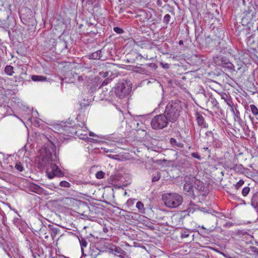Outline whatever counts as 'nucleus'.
<instances>
[{
	"label": "nucleus",
	"instance_id": "nucleus-58",
	"mask_svg": "<svg viewBox=\"0 0 258 258\" xmlns=\"http://www.w3.org/2000/svg\"><path fill=\"white\" fill-rule=\"evenodd\" d=\"M193 188L194 189V192L196 191L197 193V188H196V186L193 184Z\"/></svg>",
	"mask_w": 258,
	"mask_h": 258
},
{
	"label": "nucleus",
	"instance_id": "nucleus-17",
	"mask_svg": "<svg viewBox=\"0 0 258 258\" xmlns=\"http://www.w3.org/2000/svg\"><path fill=\"white\" fill-rule=\"evenodd\" d=\"M170 143L173 147L175 148H183L184 146L182 143L177 142L176 140L173 138H171L170 139Z\"/></svg>",
	"mask_w": 258,
	"mask_h": 258
},
{
	"label": "nucleus",
	"instance_id": "nucleus-63",
	"mask_svg": "<svg viewBox=\"0 0 258 258\" xmlns=\"http://www.w3.org/2000/svg\"><path fill=\"white\" fill-rule=\"evenodd\" d=\"M170 12L172 15H175V12H174V10H172L171 11H170Z\"/></svg>",
	"mask_w": 258,
	"mask_h": 258
},
{
	"label": "nucleus",
	"instance_id": "nucleus-45",
	"mask_svg": "<svg viewBox=\"0 0 258 258\" xmlns=\"http://www.w3.org/2000/svg\"><path fill=\"white\" fill-rule=\"evenodd\" d=\"M244 183V181L243 180H240L238 182H237L236 184H235V187L236 189H238L240 187H241Z\"/></svg>",
	"mask_w": 258,
	"mask_h": 258
},
{
	"label": "nucleus",
	"instance_id": "nucleus-52",
	"mask_svg": "<svg viewBox=\"0 0 258 258\" xmlns=\"http://www.w3.org/2000/svg\"><path fill=\"white\" fill-rule=\"evenodd\" d=\"M109 73L108 72L100 73V75L103 78H106L108 76Z\"/></svg>",
	"mask_w": 258,
	"mask_h": 258
},
{
	"label": "nucleus",
	"instance_id": "nucleus-42",
	"mask_svg": "<svg viewBox=\"0 0 258 258\" xmlns=\"http://www.w3.org/2000/svg\"><path fill=\"white\" fill-rule=\"evenodd\" d=\"M189 235V232L186 231H182L181 232V237L185 238L188 237Z\"/></svg>",
	"mask_w": 258,
	"mask_h": 258
},
{
	"label": "nucleus",
	"instance_id": "nucleus-12",
	"mask_svg": "<svg viewBox=\"0 0 258 258\" xmlns=\"http://www.w3.org/2000/svg\"><path fill=\"white\" fill-rule=\"evenodd\" d=\"M102 50H99L88 55V57L90 59H100L102 57Z\"/></svg>",
	"mask_w": 258,
	"mask_h": 258
},
{
	"label": "nucleus",
	"instance_id": "nucleus-53",
	"mask_svg": "<svg viewBox=\"0 0 258 258\" xmlns=\"http://www.w3.org/2000/svg\"><path fill=\"white\" fill-rule=\"evenodd\" d=\"M198 30H199V29H198L196 28V29H195V35H196V39H197V40L198 38V37L200 36V33H199L198 34H197Z\"/></svg>",
	"mask_w": 258,
	"mask_h": 258
},
{
	"label": "nucleus",
	"instance_id": "nucleus-21",
	"mask_svg": "<svg viewBox=\"0 0 258 258\" xmlns=\"http://www.w3.org/2000/svg\"><path fill=\"white\" fill-rule=\"evenodd\" d=\"M145 67L147 68V69L151 70V73L156 70L158 68V66L155 63H147L144 65Z\"/></svg>",
	"mask_w": 258,
	"mask_h": 258
},
{
	"label": "nucleus",
	"instance_id": "nucleus-26",
	"mask_svg": "<svg viewBox=\"0 0 258 258\" xmlns=\"http://www.w3.org/2000/svg\"><path fill=\"white\" fill-rule=\"evenodd\" d=\"M136 207L139 210V211L141 213H145V208L144 204L140 201H139L136 204Z\"/></svg>",
	"mask_w": 258,
	"mask_h": 258
},
{
	"label": "nucleus",
	"instance_id": "nucleus-46",
	"mask_svg": "<svg viewBox=\"0 0 258 258\" xmlns=\"http://www.w3.org/2000/svg\"><path fill=\"white\" fill-rule=\"evenodd\" d=\"M82 3H84L86 1V4L88 5H93L94 3H96L98 0H81Z\"/></svg>",
	"mask_w": 258,
	"mask_h": 258
},
{
	"label": "nucleus",
	"instance_id": "nucleus-62",
	"mask_svg": "<svg viewBox=\"0 0 258 258\" xmlns=\"http://www.w3.org/2000/svg\"><path fill=\"white\" fill-rule=\"evenodd\" d=\"M225 93H224L223 95H222V98L224 99L225 100V99H226V97L225 96Z\"/></svg>",
	"mask_w": 258,
	"mask_h": 258
},
{
	"label": "nucleus",
	"instance_id": "nucleus-2",
	"mask_svg": "<svg viewBox=\"0 0 258 258\" xmlns=\"http://www.w3.org/2000/svg\"><path fill=\"white\" fill-rule=\"evenodd\" d=\"M183 111V103L181 101L175 99L168 102L164 112L168 117L170 122L174 123L177 122Z\"/></svg>",
	"mask_w": 258,
	"mask_h": 258
},
{
	"label": "nucleus",
	"instance_id": "nucleus-31",
	"mask_svg": "<svg viewBox=\"0 0 258 258\" xmlns=\"http://www.w3.org/2000/svg\"><path fill=\"white\" fill-rule=\"evenodd\" d=\"M160 177H161L160 173L159 172H158L156 174L153 175L152 179V181L153 182L157 181L160 179Z\"/></svg>",
	"mask_w": 258,
	"mask_h": 258
},
{
	"label": "nucleus",
	"instance_id": "nucleus-13",
	"mask_svg": "<svg viewBox=\"0 0 258 258\" xmlns=\"http://www.w3.org/2000/svg\"><path fill=\"white\" fill-rule=\"evenodd\" d=\"M197 208V205L194 204L191 201L190 202L188 207L185 210L182 211L183 213H185L184 216L186 215H189L190 213H193Z\"/></svg>",
	"mask_w": 258,
	"mask_h": 258
},
{
	"label": "nucleus",
	"instance_id": "nucleus-41",
	"mask_svg": "<svg viewBox=\"0 0 258 258\" xmlns=\"http://www.w3.org/2000/svg\"><path fill=\"white\" fill-rule=\"evenodd\" d=\"M135 201L136 199H130L127 201L126 205L128 207H131L134 204Z\"/></svg>",
	"mask_w": 258,
	"mask_h": 258
},
{
	"label": "nucleus",
	"instance_id": "nucleus-37",
	"mask_svg": "<svg viewBox=\"0 0 258 258\" xmlns=\"http://www.w3.org/2000/svg\"><path fill=\"white\" fill-rule=\"evenodd\" d=\"M108 156L110 158H112L113 159L118 160V161H121L123 159V157L122 156H120L119 155H109Z\"/></svg>",
	"mask_w": 258,
	"mask_h": 258
},
{
	"label": "nucleus",
	"instance_id": "nucleus-1",
	"mask_svg": "<svg viewBox=\"0 0 258 258\" xmlns=\"http://www.w3.org/2000/svg\"><path fill=\"white\" fill-rule=\"evenodd\" d=\"M47 139L44 146V154L39 159L38 162V168L40 169H46V174L49 179H52L55 176L62 177L63 172L59 168L58 166L53 162L57 160L56 153V147L55 142L56 139L49 136V138L45 136Z\"/></svg>",
	"mask_w": 258,
	"mask_h": 258
},
{
	"label": "nucleus",
	"instance_id": "nucleus-8",
	"mask_svg": "<svg viewBox=\"0 0 258 258\" xmlns=\"http://www.w3.org/2000/svg\"><path fill=\"white\" fill-rule=\"evenodd\" d=\"M214 61L218 66L225 68L230 72H232L235 71L234 66L233 63L226 57H217L216 59H215Z\"/></svg>",
	"mask_w": 258,
	"mask_h": 258
},
{
	"label": "nucleus",
	"instance_id": "nucleus-57",
	"mask_svg": "<svg viewBox=\"0 0 258 258\" xmlns=\"http://www.w3.org/2000/svg\"><path fill=\"white\" fill-rule=\"evenodd\" d=\"M104 98H105L106 100H112V98H109V97H107V96H106V94H104Z\"/></svg>",
	"mask_w": 258,
	"mask_h": 258
},
{
	"label": "nucleus",
	"instance_id": "nucleus-15",
	"mask_svg": "<svg viewBox=\"0 0 258 258\" xmlns=\"http://www.w3.org/2000/svg\"><path fill=\"white\" fill-rule=\"evenodd\" d=\"M231 110L233 113L235 121L240 124L242 122V120L240 118V112L238 110L236 107H232V108H231Z\"/></svg>",
	"mask_w": 258,
	"mask_h": 258
},
{
	"label": "nucleus",
	"instance_id": "nucleus-40",
	"mask_svg": "<svg viewBox=\"0 0 258 258\" xmlns=\"http://www.w3.org/2000/svg\"><path fill=\"white\" fill-rule=\"evenodd\" d=\"M114 251L118 253L124 254L125 252L120 247H115Z\"/></svg>",
	"mask_w": 258,
	"mask_h": 258
},
{
	"label": "nucleus",
	"instance_id": "nucleus-11",
	"mask_svg": "<svg viewBox=\"0 0 258 258\" xmlns=\"http://www.w3.org/2000/svg\"><path fill=\"white\" fill-rule=\"evenodd\" d=\"M48 229L50 232L49 235L51 236L50 238L51 241H52L54 240V238L59 232V229L57 227H54L53 225L50 224L48 225Z\"/></svg>",
	"mask_w": 258,
	"mask_h": 258
},
{
	"label": "nucleus",
	"instance_id": "nucleus-24",
	"mask_svg": "<svg viewBox=\"0 0 258 258\" xmlns=\"http://www.w3.org/2000/svg\"><path fill=\"white\" fill-rule=\"evenodd\" d=\"M55 47H62V49H67V42L65 41H59L55 44Z\"/></svg>",
	"mask_w": 258,
	"mask_h": 258
},
{
	"label": "nucleus",
	"instance_id": "nucleus-38",
	"mask_svg": "<svg viewBox=\"0 0 258 258\" xmlns=\"http://www.w3.org/2000/svg\"><path fill=\"white\" fill-rule=\"evenodd\" d=\"M59 185L64 187H70L71 184L67 181H61L59 183Z\"/></svg>",
	"mask_w": 258,
	"mask_h": 258
},
{
	"label": "nucleus",
	"instance_id": "nucleus-48",
	"mask_svg": "<svg viewBox=\"0 0 258 258\" xmlns=\"http://www.w3.org/2000/svg\"><path fill=\"white\" fill-rule=\"evenodd\" d=\"M191 156L195 158H196L199 160L201 159V157L198 152H194L191 154Z\"/></svg>",
	"mask_w": 258,
	"mask_h": 258
},
{
	"label": "nucleus",
	"instance_id": "nucleus-39",
	"mask_svg": "<svg viewBox=\"0 0 258 258\" xmlns=\"http://www.w3.org/2000/svg\"><path fill=\"white\" fill-rule=\"evenodd\" d=\"M113 29L115 33L118 34H122L124 32V30L122 28L118 27H113Z\"/></svg>",
	"mask_w": 258,
	"mask_h": 258
},
{
	"label": "nucleus",
	"instance_id": "nucleus-28",
	"mask_svg": "<svg viewBox=\"0 0 258 258\" xmlns=\"http://www.w3.org/2000/svg\"><path fill=\"white\" fill-rule=\"evenodd\" d=\"M209 101L212 103L213 107L216 108H219V103L215 98L211 97Z\"/></svg>",
	"mask_w": 258,
	"mask_h": 258
},
{
	"label": "nucleus",
	"instance_id": "nucleus-27",
	"mask_svg": "<svg viewBox=\"0 0 258 258\" xmlns=\"http://www.w3.org/2000/svg\"><path fill=\"white\" fill-rule=\"evenodd\" d=\"M251 111L253 115L255 116L258 115V109L254 104H251L249 105Z\"/></svg>",
	"mask_w": 258,
	"mask_h": 258
},
{
	"label": "nucleus",
	"instance_id": "nucleus-35",
	"mask_svg": "<svg viewBox=\"0 0 258 258\" xmlns=\"http://www.w3.org/2000/svg\"><path fill=\"white\" fill-rule=\"evenodd\" d=\"M15 168L19 171H22L24 169V167L22 164L20 162H17L15 166Z\"/></svg>",
	"mask_w": 258,
	"mask_h": 258
},
{
	"label": "nucleus",
	"instance_id": "nucleus-3",
	"mask_svg": "<svg viewBox=\"0 0 258 258\" xmlns=\"http://www.w3.org/2000/svg\"><path fill=\"white\" fill-rule=\"evenodd\" d=\"M185 183L183 185V190L185 194L189 196L195 197L194 189L193 188V184L197 188V194L199 195L202 191H204L205 185L203 182L196 178L195 176H190L186 177L184 179Z\"/></svg>",
	"mask_w": 258,
	"mask_h": 258
},
{
	"label": "nucleus",
	"instance_id": "nucleus-51",
	"mask_svg": "<svg viewBox=\"0 0 258 258\" xmlns=\"http://www.w3.org/2000/svg\"><path fill=\"white\" fill-rule=\"evenodd\" d=\"M161 66H162V67L164 68V69H169V67H170V64L169 63H164L163 62H161L160 63Z\"/></svg>",
	"mask_w": 258,
	"mask_h": 258
},
{
	"label": "nucleus",
	"instance_id": "nucleus-36",
	"mask_svg": "<svg viewBox=\"0 0 258 258\" xmlns=\"http://www.w3.org/2000/svg\"><path fill=\"white\" fill-rule=\"evenodd\" d=\"M105 173L102 171H98L96 173V177L97 179H102L104 177Z\"/></svg>",
	"mask_w": 258,
	"mask_h": 258
},
{
	"label": "nucleus",
	"instance_id": "nucleus-50",
	"mask_svg": "<svg viewBox=\"0 0 258 258\" xmlns=\"http://www.w3.org/2000/svg\"><path fill=\"white\" fill-rule=\"evenodd\" d=\"M97 33V31H91L89 32H88L87 34H86V35L90 36L91 37H94L95 36H96Z\"/></svg>",
	"mask_w": 258,
	"mask_h": 258
},
{
	"label": "nucleus",
	"instance_id": "nucleus-60",
	"mask_svg": "<svg viewBox=\"0 0 258 258\" xmlns=\"http://www.w3.org/2000/svg\"><path fill=\"white\" fill-rule=\"evenodd\" d=\"M233 165H229V164L226 165V167L231 170V168H232Z\"/></svg>",
	"mask_w": 258,
	"mask_h": 258
},
{
	"label": "nucleus",
	"instance_id": "nucleus-19",
	"mask_svg": "<svg viewBox=\"0 0 258 258\" xmlns=\"http://www.w3.org/2000/svg\"><path fill=\"white\" fill-rule=\"evenodd\" d=\"M32 80L34 82H43L46 81L47 78L42 76L32 75L31 76Z\"/></svg>",
	"mask_w": 258,
	"mask_h": 258
},
{
	"label": "nucleus",
	"instance_id": "nucleus-22",
	"mask_svg": "<svg viewBox=\"0 0 258 258\" xmlns=\"http://www.w3.org/2000/svg\"><path fill=\"white\" fill-rule=\"evenodd\" d=\"M14 68L12 66L7 65L5 67V72L9 76H12L14 72L13 71Z\"/></svg>",
	"mask_w": 258,
	"mask_h": 258
},
{
	"label": "nucleus",
	"instance_id": "nucleus-25",
	"mask_svg": "<svg viewBox=\"0 0 258 258\" xmlns=\"http://www.w3.org/2000/svg\"><path fill=\"white\" fill-rule=\"evenodd\" d=\"M256 14V12L255 9L253 8H252L251 9H249L247 12L246 15L247 16V17H250V16H249V15H250L251 19H252L256 18V16H255Z\"/></svg>",
	"mask_w": 258,
	"mask_h": 258
},
{
	"label": "nucleus",
	"instance_id": "nucleus-61",
	"mask_svg": "<svg viewBox=\"0 0 258 258\" xmlns=\"http://www.w3.org/2000/svg\"><path fill=\"white\" fill-rule=\"evenodd\" d=\"M178 44H179V45H182V44H183V41H182V40H180V41H179Z\"/></svg>",
	"mask_w": 258,
	"mask_h": 258
},
{
	"label": "nucleus",
	"instance_id": "nucleus-18",
	"mask_svg": "<svg viewBox=\"0 0 258 258\" xmlns=\"http://www.w3.org/2000/svg\"><path fill=\"white\" fill-rule=\"evenodd\" d=\"M231 170H234L239 173H243V167L241 164L233 165L232 168H231Z\"/></svg>",
	"mask_w": 258,
	"mask_h": 258
},
{
	"label": "nucleus",
	"instance_id": "nucleus-5",
	"mask_svg": "<svg viewBox=\"0 0 258 258\" xmlns=\"http://www.w3.org/2000/svg\"><path fill=\"white\" fill-rule=\"evenodd\" d=\"M162 200L164 205L169 208H175L183 202V198L180 195L175 193H166L162 195Z\"/></svg>",
	"mask_w": 258,
	"mask_h": 258
},
{
	"label": "nucleus",
	"instance_id": "nucleus-14",
	"mask_svg": "<svg viewBox=\"0 0 258 258\" xmlns=\"http://www.w3.org/2000/svg\"><path fill=\"white\" fill-rule=\"evenodd\" d=\"M251 205L258 213V191L254 193L251 198Z\"/></svg>",
	"mask_w": 258,
	"mask_h": 258
},
{
	"label": "nucleus",
	"instance_id": "nucleus-54",
	"mask_svg": "<svg viewBox=\"0 0 258 258\" xmlns=\"http://www.w3.org/2000/svg\"><path fill=\"white\" fill-rule=\"evenodd\" d=\"M223 34V30L220 29V31L218 32V34H217V37L220 38Z\"/></svg>",
	"mask_w": 258,
	"mask_h": 258
},
{
	"label": "nucleus",
	"instance_id": "nucleus-55",
	"mask_svg": "<svg viewBox=\"0 0 258 258\" xmlns=\"http://www.w3.org/2000/svg\"><path fill=\"white\" fill-rule=\"evenodd\" d=\"M80 106L81 107V108H82L83 107H86L87 106H88L89 104H85V103H80Z\"/></svg>",
	"mask_w": 258,
	"mask_h": 258
},
{
	"label": "nucleus",
	"instance_id": "nucleus-49",
	"mask_svg": "<svg viewBox=\"0 0 258 258\" xmlns=\"http://www.w3.org/2000/svg\"><path fill=\"white\" fill-rule=\"evenodd\" d=\"M205 136L206 137H211L212 139H214V136L213 132L212 131H207L205 133Z\"/></svg>",
	"mask_w": 258,
	"mask_h": 258
},
{
	"label": "nucleus",
	"instance_id": "nucleus-32",
	"mask_svg": "<svg viewBox=\"0 0 258 258\" xmlns=\"http://www.w3.org/2000/svg\"><path fill=\"white\" fill-rule=\"evenodd\" d=\"M171 17L169 14H166L164 16L163 20V22L165 25H167L169 24L170 21Z\"/></svg>",
	"mask_w": 258,
	"mask_h": 258
},
{
	"label": "nucleus",
	"instance_id": "nucleus-23",
	"mask_svg": "<svg viewBox=\"0 0 258 258\" xmlns=\"http://www.w3.org/2000/svg\"><path fill=\"white\" fill-rule=\"evenodd\" d=\"M90 249L91 251V255L92 256H97L100 252V250L96 247L95 245L91 247Z\"/></svg>",
	"mask_w": 258,
	"mask_h": 258
},
{
	"label": "nucleus",
	"instance_id": "nucleus-33",
	"mask_svg": "<svg viewBox=\"0 0 258 258\" xmlns=\"http://www.w3.org/2000/svg\"><path fill=\"white\" fill-rule=\"evenodd\" d=\"M249 191L250 187L248 186L245 187L242 189V195L243 196L246 197L249 194Z\"/></svg>",
	"mask_w": 258,
	"mask_h": 258
},
{
	"label": "nucleus",
	"instance_id": "nucleus-29",
	"mask_svg": "<svg viewBox=\"0 0 258 258\" xmlns=\"http://www.w3.org/2000/svg\"><path fill=\"white\" fill-rule=\"evenodd\" d=\"M225 96L226 97V99H225V101L226 102L228 106L231 107V108H232V107H235L234 106V103L232 102L230 96H228L227 94H225Z\"/></svg>",
	"mask_w": 258,
	"mask_h": 258
},
{
	"label": "nucleus",
	"instance_id": "nucleus-44",
	"mask_svg": "<svg viewBox=\"0 0 258 258\" xmlns=\"http://www.w3.org/2000/svg\"><path fill=\"white\" fill-rule=\"evenodd\" d=\"M250 248L252 252H253L255 255H258V248L255 246H250Z\"/></svg>",
	"mask_w": 258,
	"mask_h": 258
},
{
	"label": "nucleus",
	"instance_id": "nucleus-10",
	"mask_svg": "<svg viewBox=\"0 0 258 258\" xmlns=\"http://www.w3.org/2000/svg\"><path fill=\"white\" fill-rule=\"evenodd\" d=\"M195 116L197 123L199 126L203 128L208 127V124L205 121V118L202 114H201L199 112L197 111L195 113Z\"/></svg>",
	"mask_w": 258,
	"mask_h": 258
},
{
	"label": "nucleus",
	"instance_id": "nucleus-30",
	"mask_svg": "<svg viewBox=\"0 0 258 258\" xmlns=\"http://www.w3.org/2000/svg\"><path fill=\"white\" fill-rule=\"evenodd\" d=\"M79 241L81 246L82 250H83V248L87 246V242L86 239H85L84 238L79 239Z\"/></svg>",
	"mask_w": 258,
	"mask_h": 258
},
{
	"label": "nucleus",
	"instance_id": "nucleus-16",
	"mask_svg": "<svg viewBox=\"0 0 258 258\" xmlns=\"http://www.w3.org/2000/svg\"><path fill=\"white\" fill-rule=\"evenodd\" d=\"M137 70L136 71V72L138 73H140L144 75H148L150 74H151V70H148L147 69L146 67L144 66V67H137L136 68Z\"/></svg>",
	"mask_w": 258,
	"mask_h": 258
},
{
	"label": "nucleus",
	"instance_id": "nucleus-34",
	"mask_svg": "<svg viewBox=\"0 0 258 258\" xmlns=\"http://www.w3.org/2000/svg\"><path fill=\"white\" fill-rule=\"evenodd\" d=\"M213 146L215 148H220L221 146V143L219 142V141L215 138L213 139Z\"/></svg>",
	"mask_w": 258,
	"mask_h": 258
},
{
	"label": "nucleus",
	"instance_id": "nucleus-6",
	"mask_svg": "<svg viewBox=\"0 0 258 258\" xmlns=\"http://www.w3.org/2000/svg\"><path fill=\"white\" fill-rule=\"evenodd\" d=\"M170 120L164 112L155 116L151 121V126L152 129L155 130H162L167 127Z\"/></svg>",
	"mask_w": 258,
	"mask_h": 258
},
{
	"label": "nucleus",
	"instance_id": "nucleus-20",
	"mask_svg": "<svg viewBox=\"0 0 258 258\" xmlns=\"http://www.w3.org/2000/svg\"><path fill=\"white\" fill-rule=\"evenodd\" d=\"M33 256L35 258L36 256L35 253H36L38 256L43 255L44 253L43 249L41 247L37 246L36 248H34L33 250H31Z\"/></svg>",
	"mask_w": 258,
	"mask_h": 258
},
{
	"label": "nucleus",
	"instance_id": "nucleus-7",
	"mask_svg": "<svg viewBox=\"0 0 258 258\" xmlns=\"http://www.w3.org/2000/svg\"><path fill=\"white\" fill-rule=\"evenodd\" d=\"M49 234L48 228L45 226H42L38 232L39 237L42 239V243L46 248L49 247L51 244L52 241Z\"/></svg>",
	"mask_w": 258,
	"mask_h": 258
},
{
	"label": "nucleus",
	"instance_id": "nucleus-56",
	"mask_svg": "<svg viewBox=\"0 0 258 258\" xmlns=\"http://www.w3.org/2000/svg\"><path fill=\"white\" fill-rule=\"evenodd\" d=\"M78 80L79 81H83V78L82 76H78Z\"/></svg>",
	"mask_w": 258,
	"mask_h": 258
},
{
	"label": "nucleus",
	"instance_id": "nucleus-43",
	"mask_svg": "<svg viewBox=\"0 0 258 258\" xmlns=\"http://www.w3.org/2000/svg\"><path fill=\"white\" fill-rule=\"evenodd\" d=\"M110 81H111V79H109V78L105 79L103 81L101 85L99 86V88H100L101 87H102L104 86L107 85L109 83H110Z\"/></svg>",
	"mask_w": 258,
	"mask_h": 258
},
{
	"label": "nucleus",
	"instance_id": "nucleus-59",
	"mask_svg": "<svg viewBox=\"0 0 258 258\" xmlns=\"http://www.w3.org/2000/svg\"><path fill=\"white\" fill-rule=\"evenodd\" d=\"M204 149L205 150H207V151H208V152H209V154L211 153V150H210V149H209V148L206 147V148H204Z\"/></svg>",
	"mask_w": 258,
	"mask_h": 258
},
{
	"label": "nucleus",
	"instance_id": "nucleus-4",
	"mask_svg": "<svg viewBox=\"0 0 258 258\" xmlns=\"http://www.w3.org/2000/svg\"><path fill=\"white\" fill-rule=\"evenodd\" d=\"M112 89V93H114L116 97L122 99L127 97L131 93L132 83L128 79H122L118 82Z\"/></svg>",
	"mask_w": 258,
	"mask_h": 258
},
{
	"label": "nucleus",
	"instance_id": "nucleus-9",
	"mask_svg": "<svg viewBox=\"0 0 258 258\" xmlns=\"http://www.w3.org/2000/svg\"><path fill=\"white\" fill-rule=\"evenodd\" d=\"M29 189L31 191L35 192L40 195H47L48 192L42 187L35 183H31L29 186Z\"/></svg>",
	"mask_w": 258,
	"mask_h": 258
},
{
	"label": "nucleus",
	"instance_id": "nucleus-64",
	"mask_svg": "<svg viewBox=\"0 0 258 258\" xmlns=\"http://www.w3.org/2000/svg\"><path fill=\"white\" fill-rule=\"evenodd\" d=\"M190 3H194L196 2V0H189Z\"/></svg>",
	"mask_w": 258,
	"mask_h": 258
},
{
	"label": "nucleus",
	"instance_id": "nucleus-47",
	"mask_svg": "<svg viewBox=\"0 0 258 258\" xmlns=\"http://www.w3.org/2000/svg\"><path fill=\"white\" fill-rule=\"evenodd\" d=\"M14 223L15 224V225L19 227L20 223H21V220L19 218H16V219H14Z\"/></svg>",
	"mask_w": 258,
	"mask_h": 258
}]
</instances>
